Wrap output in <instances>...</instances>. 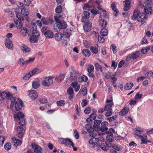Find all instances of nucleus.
<instances>
[{"label":"nucleus","mask_w":153,"mask_h":153,"mask_svg":"<svg viewBox=\"0 0 153 153\" xmlns=\"http://www.w3.org/2000/svg\"><path fill=\"white\" fill-rule=\"evenodd\" d=\"M18 120L19 121L20 126H18L16 128V131L17 133L18 137L20 139H22L23 137V131L24 128L23 126L25 124V120L24 119V114L19 112L16 115Z\"/></svg>","instance_id":"obj_1"},{"label":"nucleus","mask_w":153,"mask_h":153,"mask_svg":"<svg viewBox=\"0 0 153 153\" xmlns=\"http://www.w3.org/2000/svg\"><path fill=\"white\" fill-rule=\"evenodd\" d=\"M30 32L32 35L30 37V41L33 43H36L38 41V38L39 33L37 29V26L35 23H32L30 29Z\"/></svg>","instance_id":"obj_2"},{"label":"nucleus","mask_w":153,"mask_h":153,"mask_svg":"<svg viewBox=\"0 0 153 153\" xmlns=\"http://www.w3.org/2000/svg\"><path fill=\"white\" fill-rule=\"evenodd\" d=\"M5 99L10 100L11 104L10 107H13L15 104L16 98L13 96V95L9 91L6 92L4 91L1 92L0 91V100H4Z\"/></svg>","instance_id":"obj_3"},{"label":"nucleus","mask_w":153,"mask_h":153,"mask_svg":"<svg viewBox=\"0 0 153 153\" xmlns=\"http://www.w3.org/2000/svg\"><path fill=\"white\" fill-rule=\"evenodd\" d=\"M147 17L146 14L143 12L140 13L139 10L137 9L134 11L133 15L131 16V19L134 20L137 18L138 22H142Z\"/></svg>","instance_id":"obj_4"},{"label":"nucleus","mask_w":153,"mask_h":153,"mask_svg":"<svg viewBox=\"0 0 153 153\" xmlns=\"http://www.w3.org/2000/svg\"><path fill=\"white\" fill-rule=\"evenodd\" d=\"M56 18H55L56 23L55 25L59 30H60L61 29H65L66 28L67 26L66 22L64 21H59V20Z\"/></svg>","instance_id":"obj_5"},{"label":"nucleus","mask_w":153,"mask_h":153,"mask_svg":"<svg viewBox=\"0 0 153 153\" xmlns=\"http://www.w3.org/2000/svg\"><path fill=\"white\" fill-rule=\"evenodd\" d=\"M113 105V103L111 102L110 103L107 104L105 107L104 110L106 111L105 114L106 117H108L111 115L112 112L111 107Z\"/></svg>","instance_id":"obj_6"},{"label":"nucleus","mask_w":153,"mask_h":153,"mask_svg":"<svg viewBox=\"0 0 153 153\" xmlns=\"http://www.w3.org/2000/svg\"><path fill=\"white\" fill-rule=\"evenodd\" d=\"M54 77L49 76L48 77H45L42 82V85L44 86L49 87L53 83V79Z\"/></svg>","instance_id":"obj_7"},{"label":"nucleus","mask_w":153,"mask_h":153,"mask_svg":"<svg viewBox=\"0 0 153 153\" xmlns=\"http://www.w3.org/2000/svg\"><path fill=\"white\" fill-rule=\"evenodd\" d=\"M58 141L61 144H65L66 146H73L74 143L71 140L68 138H59Z\"/></svg>","instance_id":"obj_8"},{"label":"nucleus","mask_w":153,"mask_h":153,"mask_svg":"<svg viewBox=\"0 0 153 153\" xmlns=\"http://www.w3.org/2000/svg\"><path fill=\"white\" fill-rule=\"evenodd\" d=\"M70 71V78L71 80L74 81V82L77 81L78 76L76 74V71L74 68H71Z\"/></svg>","instance_id":"obj_9"},{"label":"nucleus","mask_w":153,"mask_h":153,"mask_svg":"<svg viewBox=\"0 0 153 153\" xmlns=\"http://www.w3.org/2000/svg\"><path fill=\"white\" fill-rule=\"evenodd\" d=\"M31 146L33 149L34 150V153H42V150L39 145L33 143H31Z\"/></svg>","instance_id":"obj_10"},{"label":"nucleus","mask_w":153,"mask_h":153,"mask_svg":"<svg viewBox=\"0 0 153 153\" xmlns=\"http://www.w3.org/2000/svg\"><path fill=\"white\" fill-rule=\"evenodd\" d=\"M41 21L44 24L46 25H51L54 22L53 20L49 18H42L41 19Z\"/></svg>","instance_id":"obj_11"},{"label":"nucleus","mask_w":153,"mask_h":153,"mask_svg":"<svg viewBox=\"0 0 153 153\" xmlns=\"http://www.w3.org/2000/svg\"><path fill=\"white\" fill-rule=\"evenodd\" d=\"M140 6H141L142 8L144 7V5H143L141 4H140ZM144 12L146 14H149V13L151 14L152 13V8L150 4H146V5L144 6Z\"/></svg>","instance_id":"obj_12"},{"label":"nucleus","mask_w":153,"mask_h":153,"mask_svg":"<svg viewBox=\"0 0 153 153\" xmlns=\"http://www.w3.org/2000/svg\"><path fill=\"white\" fill-rule=\"evenodd\" d=\"M83 16H82L81 21L82 22H86L89 21L88 20V18L90 16V13L88 11H85L83 12Z\"/></svg>","instance_id":"obj_13"},{"label":"nucleus","mask_w":153,"mask_h":153,"mask_svg":"<svg viewBox=\"0 0 153 153\" xmlns=\"http://www.w3.org/2000/svg\"><path fill=\"white\" fill-rule=\"evenodd\" d=\"M19 102H16L15 104V107L16 111H19L24 107L23 102L19 98H18Z\"/></svg>","instance_id":"obj_14"},{"label":"nucleus","mask_w":153,"mask_h":153,"mask_svg":"<svg viewBox=\"0 0 153 153\" xmlns=\"http://www.w3.org/2000/svg\"><path fill=\"white\" fill-rule=\"evenodd\" d=\"M85 24L83 25V28L84 30L86 32H88L91 30L92 27V24L90 21L84 22Z\"/></svg>","instance_id":"obj_15"},{"label":"nucleus","mask_w":153,"mask_h":153,"mask_svg":"<svg viewBox=\"0 0 153 153\" xmlns=\"http://www.w3.org/2000/svg\"><path fill=\"white\" fill-rule=\"evenodd\" d=\"M108 124V123L106 121H104L102 123L101 125L100 131L101 132H104L107 131L108 129V128L107 127Z\"/></svg>","instance_id":"obj_16"},{"label":"nucleus","mask_w":153,"mask_h":153,"mask_svg":"<svg viewBox=\"0 0 153 153\" xmlns=\"http://www.w3.org/2000/svg\"><path fill=\"white\" fill-rule=\"evenodd\" d=\"M12 141L14 143V145L15 147H17L20 145L22 143V141L19 139H17L15 137H12L11 139Z\"/></svg>","instance_id":"obj_17"},{"label":"nucleus","mask_w":153,"mask_h":153,"mask_svg":"<svg viewBox=\"0 0 153 153\" xmlns=\"http://www.w3.org/2000/svg\"><path fill=\"white\" fill-rule=\"evenodd\" d=\"M30 97L32 99H35L38 97V94L36 91L34 90H32L29 92Z\"/></svg>","instance_id":"obj_18"},{"label":"nucleus","mask_w":153,"mask_h":153,"mask_svg":"<svg viewBox=\"0 0 153 153\" xmlns=\"http://www.w3.org/2000/svg\"><path fill=\"white\" fill-rule=\"evenodd\" d=\"M30 27L29 28V29H28L27 27H23L20 31L21 34L23 36L26 35L27 34L28 35H30Z\"/></svg>","instance_id":"obj_19"},{"label":"nucleus","mask_w":153,"mask_h":153,"mask_svg":"<svg viewBox=\"0 0 153 153\" xmlns=\"http://www.w3.org/2000/svg\"><path fill=\"white\" fill-rule=\"evenodd\" d=\"M131 0H127L124 1L125 3L124 7L123 9L125 11L128 10L130 7V4Z\"/></svg>","instance_id":"obj_20"},{"label":"nucleus","mask_w":153,"mask_h":153,"mask_svg":"<svg viewBox=\"0 0 153 153\" xmlns=\"http://www.w3.org/2000/svg\"><path fill=\"white\" fill-rule=\"evenodd\" d=\"M71 85L72 87L74 88L75 91L76 92H77L80 89V85L78 84L77 81L72 82Z\"/></svg>","instance_id":"obj_21"},{"label":"nucleus","mask_w":153,"mask_h":153,"mask_svg":"<svg viewBox=\"0 0 153 153\" xmlns=\"http://www.w3.org/2000/svg\"><path fill=\"white\" fill-rule=\"evenodd\" d=\"M20 49L24 53H27L31 51V49L25 45H23V46L20 47Z\"/></svg>","instance_id":"obj_22"},{"label":"nucleus","mask_w":153,"mask_h":153,"mask_svg":"<svg viewBox=\"0 0 153 153\" xmlns=\"http://www.w3.org/2000/svg\"><path fill=\"white\" fill-rule=\"evenodd\" d=\"M5 44L6 47L9 49L13 47V44L12 42L10 39H5Z\"/></svg>","instance_id":"obj_23"},{"label":"nucleus","mask_w":153,"mask_h":153,"mask_svg":"<svg viewBox=\"0 0 153 153\" xmlns=\"http://www.w3.org/2000/svg\"><path fill=\"white\" fill-rule=\"evenodd\" d=\"M85 127L87 129V131L90 133H93L94 131V128L92 126V125L90 124H87L86 125Z\"/></svg>","instance_id":"obj_24"},{"label":"nucleus","mask_w":153,"mask_h":153,"mask_svg":"<svg viewBox=\"0 0 153 153\" xmlns=\"http://www.w3.org/2000/svg\"><path fill=\"white\" fill-rule=\"evenodd\" d=\"M85 127L87 129V131L90 133H93L94 131V128L92 126V125L90 124H87L86 125Z\"/></svg>","instance_id":"obj_25"},{"label":"nucleus","mask_w":153,"mask_h":153,"mask_svg":"<svg viewBox=\"0 0 153 153\" xmlns=\"http://www.w3.org/2000/svg\"><path fill=\"white\" fill-rule=\"evenodd\" d=\"M106 138L108 141L112 142L114 140L113 133L108 132V135Z\"/></svg>","instance_id":"obj_26"},{"label":"nucleus","mask_w":153,"mask_h":153,"mask_svg":"<svg viewBox=\"0 0 153 153\" xmlns=\"http://www.w3.org/2000/svg\"><path fill=\"white\" fill-rule=\"evenodd\" d=\"M44 35L47 38H52L54 36L53 33L50 30L47 31Z\"/></svg>","instance_id":"obj_27"},{"label":"nucleus","mask_w":153,"mask_h":153,"mask_svg":"<svg viewBox=\"0 0 153 153\" xmlns=\"http://www.w3.org/2000/svg\"><path fill=\"white\" fill-rule=\"evenodd\" d=\"M129 108L128 107H125L120 112L119 114L121 116H123L126 115L129 111Z\"/></svg>","instance_id":"obj_28"},{"label":"nucleus","mask_w":153,"mask_h":153,"mask_svg":"<svg viewBox=\"0 0 153 153\" xmlns=\"http://www.w3.org/2000/svg\"><path fill=\"white\" fill-rule=\"evenodd\" d=\"M82 53L85 57H89L91 55V52L88 49H83L82 51Z\"/></svg>","instance_id":"obj_29"},{"label":"nucleus","mask_w":153,"mask_h":153,"mask_svg":"<svg viewBox=\"0 0 153 153\" xmlns=\"http://www.w3.org/2000/svg\"><path fill=\"white\" fill-rule=\"evenodd\" d=\"M54 36L56 40L58 41H59L61 40L62 38V34L60 32L57 33Z\"/></svg>","instance_id":"obj_30"},{"label":"nucleus","mask_w":153,"mask_h":153,"mask_svg":"<svg viewBox=\"0 0 153 153\" xmlns=\"http://www.w3.org/2000/svg\"><path fill=\"white\" fill-rule=\"evenodd\" d=\"M14 22L16 25V27L18 29H21L23 25L22 22L20 20H17L16 21H14Z\"/></svg>","instance_id":"obj_31"},{"label":"nucleus","mask_w":153,"mask_h":153,"mask_svg":"<svg viewBox=\"0 0 153 153\" xmlns=\"http://www.w3.org/2000/svg\"><path fill=\"white\" fill-rule=\"evenodd\" d=\"M140 54V52L139 51H137L135 53L132 54L130 58L132 59H135L139 56Z\"/></svg>","instance_id":"obj_32"},{"label":"nucleus","mask_w":153,"mask_h":153,"mask_svg":"<svg viewBox=\"0 0 153 153\" xmlns=\"http://www.w3.org/2000/svg\"><path fill=\"white\" fill-rule=\"evenodd\" d=\"M99 140V139L97 138L92 137L89 141V143L91 144H94L96 143Z\"/></svg>","instance_id":"obj_33"},{"label":"nucleus","mask_w":153,"mask_h":153,"mask_svg":"<svg viewBox=\"0 0 153 153\" xmlns=\"http://www.w3.org/2000/svg\"><path fill=\"white\" fill-rule=\"evenodd\" d=\"M88 77L85 75H83L81 77L78 78L79 82H86L88 81Z\"/></svg>","instance_id":"obj_34"},{"label":"nucleus","mask_w":153,"mask_h":153,"mask_svg":"<svg viewBox=\"0 0 153 153\" xmlns=\"http://www.w3.org/2000/svg\"><path fill=\"white\" fill-rule=\"evenodd\" d=\"M99 22L100 26H101L102 28H105L107 24L106 21L104 19H101L100 20Z\"/></svg>","instance_id":"obj_35"},{"label":"nucleus","mask_w":153,"mask_h":153,"mask_svg":"<svg viewBox=\"0 0 153 153\" xmlns=\"http://www.w3.org/2000/svg\"><path fill=\"white\" fill-rule=\"evenodd\" d=\"M65 75V74H60L59 76L56 78V79H57L59 81L61 82L64 79Z\"/></svg>","instance_id":"obj_36"},{"label":"nucleus","mask_w":153,"mask_h":153,"mask_svg":"<svg viewBox=\"0 0 153 153\" xmlns=\"http://www.w3.org/2000/svg\"><path fill=\"white\" fill-rule=\"evenodd\" d=\"M94 5V1L92 0H89L88 3L85 4V6L88 8H90L93 7Z\"/></svg>","instance_id":"obj_37"},{"label":"nucleus","mask_w":153,"mask_h":153,"mask_svg":"<svg viewBox=\"0 0 153 153\" xmlns=\"http://www.w3.org/2000/svg\"><path fill=\"white\" fill-rule=\"evenodd\" d=\"M91 51L94 54H97L98 53V50L97 48L95 46H91L90 48Z\"/></svg>","instance_id":"obj_38"},{"label":"nucleus","mask_w":153,"mask_h":153,"mask_svg":"<svg viewBox=\"0 0 153 153\" xmlns=\"http://www.w3.org/2000/svg\"><path fill=\"white\" fill-rule=\"evenodd\" d=\"M95 69L97 71L100 70L101 72L103 71L102 66L100 65L99 63H97L95 65Z\"/></svg>","instance_id":"obj_39"},{"label":"nucleus","mask_w":153,"mask_h":153,"mask_svg":"<svg viewBox=\"0 0 153 153\" xmlns=\"http://www.w3.org/2000/svg\"><path fill=\"white\" fill-rule=\"evenodd\" d=\"M134 85L132 83L130 82L127 83L125 86V89H130L133 87Z\"/></svg>","instance_id":"obj_40"},{"label":"nucleus","mask_w":153,"mask_h":153,"mask_svg":"<svg viewBox=\"0 0 153 153\" xmlns=\"http://www.w3.org/2000/svg\"><path fill=\"white\" fill-rule=\"evenodd\" d=\"M39 71V68H35L30 72L32 76L34 74H37L40 72Z\"/></svg>","instance_id":"obj_41"},{"label":"nucleus","mask_w":153,"mask_h":153,"mask_svg":"<svg viewBox=\"0 0 153 153\" xmlns=\"http://www.w3.org/2000/svg\"><path fill=\"white\" fill-rule=\"evenodd\" d=\"M100 148L103 150L106 151L108 150V147L105 143H102L100 145Z\"/></svg>","instance_id":"obj_42"},{"label":"nucleus","mask_w":153,"mask_h":153,"mask_svg":"<svg viewBox=\"0 0 153 153\" xmlns=\"http://www.w3.org/2000/svg\"><path fill=\"white\" fill-rule=\"evenodd\" d=\"M100 34L102 36H106L108 34L107 30L104 28H103L101 30Z\"/></svg>","instance_id":"obj_43"},{"label":"nucleus","mask_w":153,"mask_h":153,"mask_svg":"<svg viewBox=\"0 0 153 153\" xmlns=\"http://www.w3.org/2000/svg\"><path fill=\"white\" fill-rule=\"evenodd\" d=\"M65 17V14L63 13H62L61 14H59L57 16H55L54 17V19L55 20V18H56L59 21H60V19L62 18H64Z\"/></svg>","instance_id":"obj_44"},{"label":"nucleus","mask_w":153,"mask_h":153,"mask_svg":"<svg viewBox=\"0 0 153 153\" xmlns=\"http://www.w3.org/2000/svg\"><path fill=\"white\" fill-rule=\"evenodd\" d=\"M39 86V84L37 81H34L32 83V87L33 88L36 89Z\"/></svg>","instance_id":"obj_45"},{"label":"nucleus","mask_w":153,"mask_h":153,"mask_svg":"<svg viewBox=\"0 0 153 153\" xmlns=\"http://www.w3.org/2000/svg\"><path fill=\"white\" fill-rule=\"evenodd\" d=\"M56 103L58 106H61L65 104V100H61L57 101Z\"/></svg>","instance_id":"obj_46"},{"label":"nucleus","mask_w":153,"mask_h":153,"mask_svg":"<svg viewBox=\"0 0 153 153\" xmlns=\"http://www.w3.org/2000/svg\"><path fill=\"white\" fill-rule=\"evenodd\" d=\"M21 12L24 16H27L29 14V11L25 9H22L21 10Z\"/></svg>","instance_id":"obj_47"},{"label":"nucleus","mask_w":153,"mask_h":153,"mask_svg":"<svg viewBox=\"0 0 153 153\" xmlns=\"http://www.w3.org/2000/svg\"><path fill=\"white\" fill-rule=\"evenodd\" d=\"M111 48L112 49V51L114 53H115L117 51V48L115 44L111 45Z\"/></svg>","instance_id":"obj_48"},{"label":"nucleus","mask_w":153,"mask_h":153,"mask_svg":"<svg viewBox=\"0 0 153 153\" xmlns=\"http://www.w3.org/2000/svg\"><path fill=\"white\" fill-rule=\"evenodd\" d=\"M94 70V67L92 65H89L88 67L87 71L88 72H92Z\"/></svg>","instance_id":"obj_49"},{"label":"nucleus","mask_w":153,"mask_h":153,"mask_svg":"<svg viewBox=\"0 0 153 153\" xmlns=\"http://www.w3.org/2000/svg\"><path fill=\"white\" fill-rule=\"evenodd\" d=\"M4 147L7 150H9L11 149V145L9 143H7L4 145Z\"/></svg>","instance_id":"obj_50"},{"label":"nucleus","mask_w":153,"mask_h":153,"mask_svg":"<svg viewBox=\"0 0 153 153\" xmlns=\"http://www.w3.org/2000/svg\"><path fill=\"white\" fill-rule=\"evenodd\" d=\"M142 131L139 130L134 129L133 131V134L135 135L138 136H139L140 134L141 133Z\"/></svg>","instance_id":"obj_51"},{"label":"nucleus","mask_w":153,"mask_h":153,"mask_svg":"<svg viewBox=\"0 0 153 153\" xmlns=\"http://www.w3.org/2000/svg\"><path fill=\"white\" fill-rule=\"evenodd\" d=\"M62 7L61 5L57 6L55 9L56 12L59 13H61L62 11Z\"/></svg>","instance_id":"obj_52"},{"label":"nucleus","mask_w":153,"mask_h":153,"mask_svg":"<svg viewBox=\"0 0 153 153\" xmlns=\"http://www.w3.org/2000/svg\"><path fill=\"white\" fill-rule=\"evenodd\" d=\"M112 147L114 149L117 151H120L122 149V148L120 147L119 146L115 144H114L112 146Z\"/></svg>","instance_id":"obj_53"},{"label":"nucleus","mask_w":153,"mask_h":153,"mask_svg":"<svg viewBox=\"0 0 153 153\" xmlns=\"http://www.w3.org/2000/svg\"><path fill=\"white\" fill-rule=\"evenodd\" d=\"M32 76L30 74V72L26 74L25 76L23 77V79L25 80H28Z\"/></svg>","instance_id":"obj_54"},{"label":"nucleus","mask_w":153,"mask_h":153,"mask_svg":"<svg viewBox=\"0 0 153 153\" xmlns=\"http://www.w3.org/2000/svg\"><path fill=\"white\" fill-rule=\"evenodd\" d=\"M103 36L102 35L98 37V41L100 43H102L105 41V39Z\"/></svg>","instance_id":"obj_55"},{"label":"nucleus","mask_w":153,"mask_h":153,"mask_svg":"<svg viewBox=\"0 0 153 153\" xmlns=\"http://www.w3.org/2000/svg\"><path fill=\"white\" fill-rule=\"evenodd\" d=\"M74 131L75 138L77 139H78L79 138V135L77 131L75 129L74 130Z\"/></svg>","instance_id":"obj_56"},{"label":"nucleus","mask_w":153,"mask_h":153,"mask_svg":"<svg viewBox=\"0 0 153 153\" xmlns=\"http://www.w3.org/2000/svg\"><path fill=\"white\" fill-rule=\"evenodd\" d=\"M88 101L87 100L84 99L82 101L81 104L82 107H84L86 106L88 104Z\"/></svg>","instance_id":"obj_57"},{"label":"nucleus","mask_w":153,"mask_h":153,"mask_svg":"<svg viewBox=\"0 0 153 153\" xmlns=\"http://www.w3.org/2000/svg\"><path fill=\"white\" fill-rule=\"evenodd\" d=\"M117 116L116 115L113 116L107 119V120L109 122H111L115 120Z\"/></svg>","instance_id":"obj_58"},{"label":"nucleus","mask_w":153,"mask_h":153,"mask_svg":"<svg viewBox=\"0 0 153 153\" xmlns=\"http://www.w3.org/2000/svg\"><path fill=\"white\" fill-rule=\"evenodd\" d=\"M67 93L68 95H71L73 94L74 90L71 87H70L68 89Z\"/></svg>","instance_id":"obj_59"},{"label":"nucleus","mask_w":153,"mask_h":153,"mask_svg":"<svg viewBox=\"0 0 153 153\" xmlns=\"http://www.w3.org/2000/svg\"><path fill=\"white\" fill-rule=\"evenodd\" d=\"M16 17L19 19L20 20H24L25 19V17L23 16H21L20 13H16Z\"/></svg>","instance_id":"obj_60"},{"label":"nucleus","mask_w":153,"mask_h":153,"mask_svg":"<svg viewBox=\"0 0 153 153\" xmlns=\"http://www.w3.org/2000/svg\"><path fill=\"white\" fill-rule=\"evenodd\" d=\"M93 128H94V130L96 131H100V126L96 125H94L93 126Z\"/></svg>","instance_id":"obj_61"},{"label":"nucleus","mask_w":153,"mask_h":153,"mask_svg":"<svg viewBox=\"0 0 153 153\" xmlns=\"http://www.w3.org/2000/svg\"><path fill=\"white\" fill-rule=\"evenodd\" d=\"M142 94H140L139 92L137 93L135 96V100H137L140 99L142 97Z\"/></svg>","instance_id":"obj_62"},{"label":"nucleus","mask_w":153,"mask_h":153,"mask_svg":"<svg viewBox=\"0 0 153 153\" xmlns=\"http://www.w3.org/2000/svg\"><path fill=\"white\" fill-rule=\"evenodd\" d=\"M91 110V108L89 107H86L85 109L84 112L86 114H88L90 113Z\"/></svg>","instance_id":"obj_63"},{"label":"nucleus","mask_w":153,"mask_h":153,"mask_svg":"<svg viewBox=\"0 0 153 153\" xmlns=\"http://www.w3.org/2000/svg\"><path fill=\"white\" fill-rule=\"evenodd\" d=\"M146 76L148 77V78H149L150 77H153V72L151 71L148 72L146 73Z\"/></svg>","instance_id":"obj_64"}]
</instances>
